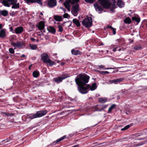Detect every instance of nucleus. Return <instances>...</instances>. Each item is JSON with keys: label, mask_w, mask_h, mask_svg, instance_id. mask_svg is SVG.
I'll list each match as a JSON object with an SVG mask.
<instances>
[{"label": "nucleus", "mask_w": 147, "mask_h": 147, "mask_svg": "<svg viewBox=\"0 0 147 147\" xmlns=\"http://www.w3.org/2000/svg\"><path fill=\"white\" fill-rule=\"evenodd\" d=\"M89 79V76L85 74H80L76 77L75 81L76 84L78 86V89L80 92L82 94L88 92L87 90L89 88L90 86L88 85L85 87L83 86L88 83Z\"/></svg>", "instance_id": "obj_1"}, {"label": "nucleus", "mask_w": 147, "mask_h": 147, "mask_svg": "<svg viewBox=\"0 0 147 147\" xmlns=\"http://www.w3.org/2000/svg\"><path fill=\"white\" fill-rule=\"evenodd\" d=\"M82 24L86 28L90 27L92 25V18L90 17L85 18L82 21Z\"/></svg>", "instance_id": "obj_2"}, {"label": "nucleus", "mask_w": 147, "mask_h": 147, "mask_svg": "<svg viewBox=\"0 0 147 147\" xmlns=\"http://www.w3.org/2000/svg\"><path fill=\"white\" fill-rule=\"evenodd\" d=\"M68 77L67 74L62 75L61 76L58 77V78H54L53 80L56 83L59 84L61 82L62 80Z\"/></svg>", "instance_id": "obj_3"}, {"label": "nucleus", "mask_w": 147, "mask_h": 147, "mask_svg": "<svg viewBox=\"0 0 147 147\" xmlns=\"http://www.w3.org/2000/svg\"><path fill=\"white\" fill-rule=\"evenodd\" d=\"M100 5L103 7L108 8L111 6V4L109 3L107 0H98Z\"/></svg>", "instance_id": "obj_4"}, {"label": "nucleus", "mask_w": 147, "mask_h": 147, "mask_svg": "<svg viewBox=\"0 0 147 147\" xmlns=\"http://www.w3.org/2000/svg\"><path fill=\"white\" fill-rule=\"evenodd\" d=\"M79 5L76 4L73 5L71 10V12L72 14L75 16H76L78 14V11H79Z\"/></svg>", "instance_id": "obj_5"}, {"label": "nucleus", "mask_w": 147, "mask_h": 147, "mask_svg": "<svg viewBox=\"0 0 147 147\" xmlns=\"http://www.w3.org/2000/svg\"><path fill=\"white\" fill-rule=\"evenodd\" d=\"M41 57L42 60L45 63H46L50 59L48 55L46 53L41 54Z\"/></svg>", "instance_id": "obj_6"}, {"label": "nucleus", "mask_w": 147, "mask_h": 147, "mask_svg": "<svg viewBox=\"0 0 147 147\" xmlns=\"http://www.w3.org/2000/svg\"><path fill=\"white\" fill-rule=\"evenodd\" d=\"M47 113V110L40 111H39L36 112V114L37 117L38 118L42 117L45 115Z\"/></svg>", "instance_id": "obj_7"}, {"label": "nucleus", "mask_w": 147, "mask_h": 147, "mask_svg": "<svg viewBox=\"0 0 147 147\" xmlns=\"http://www.w3.org/2000/svg\"><path fill=\"white\" fill-rule=\"evenodd\" d=\"M10 2H11L10 4L11 5H13L11 7L12 8L16 9L19 7V3H16V0H13L10 1Z\"/></svg>", "instance_id": "obj_8"}, {"label": "nucleus", "mask_w": 147, "mask_h": 147, "mask_svg": "<svg viewBox=\"0 0 147 147\" xmlns=\"http://www.w3.org/2000/svg\"><path fill=\"white\" fill-rule=\"evenodd\" d=\"M11 45L15 47L20 48L23 46L22 43L20 41H18L16 42H12Z\"/></svg>", "instance_id": "obj_9"}, {"label": "nucleus", "mask_w": 147, "mask_h": 147, "mask_svg": "<svg viewBox=\"0 0 147 147\" xmlns=\"http://www.w3.org/2000/svg\"><path fill=\"white\" fill-rule=\"evenodd\" d=\"M63 4L68 11H70V7L71 4L68 0H66L63 3Z\"/></svg>", "instance_id": "obj_10"}, {"label": "nucleus", "mask_w": 147, "mask_h": 147, "mask_svg": "<svg viewBox=\"0 0 147 147\" xmlns=\"http://www.w3.org/2000/svg\"><path fill=\"white\" fill-rule=\"evenodd\" d=\"M57 2L56 0H49L48 2V5L50 7H53L56 5Z\"/></svg>", "instance_id": "obj_11"}, {"label": "nucleus", "mask_w": 147, "mask_h": 147, "mask_svg": "<svg viewBox=\"0 0 147 147\" xmlns=\"http://www.w3.org/2000/svg\"><path fill=\"white\" fill-rule=\"evenodd\" d=\"M65 136H64L63 137L57 139L56 141L53 142L52 143H51L50 144V145L52 146L56 145L57 143L64 139L65 138Z\"/></svg>", "instance_id": "obj_12"}, {"label": "nucleus", "mask_w": 147, "mask_h": 147, "mask_svg": "<svg viewBox=\"0 0 147 147\" xmlns=\"http://www.w3.org/2000/svg\"><path fill=\"white\" fill-rule=\"evenodd\" d=\"M45 24V23L44 22L41 21L39 23L38 25H36V26L39 29L42 30L44 28Z\"/></svg>", "instance_id": "obj_13"}, {"label": "nucleus", "mask_w": 147, "mask_h": 147, "mask_svg": "<svg viewBox=\"0 0 147 147\" xmlns=\"http://www.w3.org/2000/svg\"><path fill=\"white\" fill-rule=\"evenodd\" d=\"M23 28L22 27H18L15 28V32L16 34H20L23 32Z\"/></svg>", "instance_id": "obj_14"}, {"label": "nucleus", "mask_w": 147, "mask_h": 147, "mask_svg": "<svg viewBox=\"0 0 147 147\" xmlns=\"http://www.w3.org/2000/svg\"><path fill=\"white\" fill-rule=\"evenodd\" d=\"M26 3L28 4H29L30 3H37L38 4L40 5H42V2H40L39 1H36V0H24Z\"/></svg>", "instance_id": "obj_15"}, {"label": "nucleus", "mask_w": 147, "mask_h": 147, "mask_svg": "<svg viewBox=\"0 0 147 147\" xmlns=\"http://www.w3.org/2000/svg\"><path fill=\"white\" fill-rule=\"evenodd\" d=\"M125 3L122 0H118L117 5L119 7H124Z\"/></svg>", "instance_id": "obj_16"}, {"label": "nucleus", "mask_w": 147, "mask_h": 147, "mask_svg": "<svg viewBox=\"0 0 147 147\" xmlns=\"http://www.w3.org/2000/svg\"><path fill=\"white\" fill-rule=\"evenodd\" d=\"M94 7L96 9V11H98L99 12V13H100V12L103 10L102 8L97 4H95L94 5Z\"/></svg>", "instance_id": "obj_17"}, {"label": "nucleus", "mask_w": 147, "mask_h": 147, "mask_svg": "<svg viewBox=\"0 0 147 147\" xmlns=\"http://www.w3.org/2000/svg\"><path fill=\"white\" fill-rule=\"evenodd\" d=\"M6 36V33L5 29H3L0 31V38H3Z\"/></svg>", "instance_id": "obj_18"}, {"label": "nucleus", "mask_w": 147, "mask_h": 147, "mask_svg": "<svg viewBox=\"0 0 147 147\" xmlns=\"http://www.w3.org/2000/svg\"><path fill=\"white\" fill-rule=\"evenodd\" d=\"M47 29L49 32L53 34H54L56 32L55 28L52 26L49 27Z\"/></svg>", "instance_id": "obj_19"}, {"label": "nucleus", "mask_w": 147, "mask_h": 147, "mask_svg": "<svg viewBox=\"0 0 147 147\" xmlns=\"http://www.w3.org/2000/svg\"><path fill=\"white\" fill-rule=\"evenodd\" d=\"M47 65H48L49 66H52L53 65H55L56 64L53 61L51 60L50 59L46 63Z\"/></svg>", "instance_id": "obj_20"}, {"label": "nucleus", "mask_w": 147, "mask_h": 147, "mask_svg": "<svg viewBox=\"0 0 147 147\" xmlns=\"http://www.w3.org/2000/svg\"><path fill=\"white\" fill-rule=\"evenodd\" d=\"M116 106V105L115 104L112 105L109 108L108 113H111L112 110L115 108Z\"/></svg>", "instance_id": "obj_21"}, {"label": "nucleus", "mask_w": 147, "mask_h": 147, "mask_svg": "<svg viewBox=\"0 0 147 147\" xmlns=\"http://www.w3.org/2000/svg\"><path fill=\"white\" fill-rule=\"evenodd\" d=\"M28 117L29 119H33L37 118L36 113L35 114H29L28 115Z\"/></svg>", "instance_id": "obj_22"}, {"label": "nucleus", "mask_w": 147, "mask_h": 147, "mask_svg": "<svg viewBox=\"0 0 147 147\" xmlns=\"http://www.w3.org/2000/svg\"><path fill=\"white\" fill-rule=\"evenodd\" d=\"M96 87L97 86L96 84L95 83H94L92 84L91 86H90L89 88H90V90L93 91L96 88Z\"/></svg>", "instance_id": "obj_23"}, {"label": "nucleus", "mask_w": 147, "mask_h": 147, "mask_svg": "<svg viewBox=\"0 0 147 147\" xmlns=\"http://www.w3.org/2000/svg\"><path fill=\"white\" fill-rule=\"evenodd\" d=\"M1 14L4 16H6L8 14V12L6 10H3L0 11Z\"/></svg>", "instance_id": "obj_24"}, {"label": "nucleus", "mask_w": 147, "mask_h": 147, "mask_svg": "<svg viewBox=\"0 0 147 147\" xmlns=\"http://www.w3.org/2000/svg\"><path fill=\"white\" fill-rule=\"evenodd\" d=\"M107 98H100L98 99V101L102 103L105 102L107 101Z\"/></svg>", "instance_id": "obj_25"}, {"label": "nucleus", "mask_w": 147, "mask_h": 147, "mask_svg": "<svg viewBox=\"0 0 147 147\" xmlns=\"http://www.w3.org/2000/svg\"><path fill=\"white\" fill-rule=\"evenodd\" d=\"M71 52L72 54L74 55H77L80 53L79 51L78 50H76L74 49L72 50Z\"/></svg>", "instance_id": "obj_26"}, {"label": "nucleus", "mask_w": 147, "mask_h": 147, "mask_svg": "<svg viewBox=\"0 0 147 147\" xmlns=\"http://www.w3.org/2000/svg\"><path fill=\"white\" fill-rule=\"evenodd\" d=\"M54 18L55 20L58 21H60L62 20L61 17L58 16H55L54 17Z\"/></svg>", "instance_id": "obj_27"}, {"label": "nucleus", "mask_w": 147, "mask_h": 147, "mask_svg": "<svg viewBox=\"0 0 147 147\" xmlns=\"http://www.w3.org/2000/svg\"><path fill=\"white\" fill-rule=\"evenodd\" d=\"M105 66L104 65H101L97 66V69H111V68H105Z\"/></svg>", "instance_id": "obj_28"}, {"label": "nucleus", "mask_w": 147, "mask_h": 147, "mask_svg": "<svg viewBox=\"0 0 147 147\" xmlns=\"http://www.w3.org/2000/svg\"><path fill=\"white\" fill-rule=\"evenodd\" d=\"M73 22L77 26H80V23L78 20L76 19H73Z\"/></svg>", "instance_id": "obj_29"}, {"label": "nucleus", "mask_w": 147, "mask_h": 147, "mask_svg": "<svg viewBox=\"0 0 147 147\" xmlns=\"http://www.w3.org/2000/svg\"><path fill=\"white\" fill-rule=\"evenodd\" d=\"M29 47L32 50H36L37 47V46L36 45L30 44Z\"/></svg>", "instance_id": "obj_30"}, {"label": "nucleus", "mask_w": 147, "mask_h": 147, "mask_svg": "<svg viewBox=\"0 0 147 147\" xmlns=\"http://www.w3.org/2000/svg\"><path fill=\"white\" fill-rule=\"evenodd\" d=\"M33 75L34 78H37L39 76V73L36 71H35L33 72Z\"/></svg>", "instance_id": "obj_31"}, {"label": "nucleus", "mask_w": 147, "mask_h": 147, "mask_svg": "<svg viewBox=\"0 0 147 147\" xmlns=\"http://www.w3.org/2000/svg\"><path fill=\"white\" fill-rule=\"evenodd\" d=\"M2 3L5 6L7 7H9L10 6L9 5V4L8 1L6 0H3L2 2Z\"/></svg>", "instance_id": "obj_32"}, {"label": "nucleus", "mask_w": 147, "mask_h": 147, "mask_svg": "<svg viewBox=\"0 0 147 147\" xmlns=\"http://www.w3.org/2000/svg\"><path fill=\"white\" fill-rule=\"evenodd\" d=\"M132 19L133 20L135 21L138 23L140 22V19L138 18L137 17H134L132 18Z\"/></svg>", "instance_id": "obj_33"}, {"label": "nucleus", "mask_w": 147, "mask_h": 147, "mask_svg": "<svg viewBox=\"0 0 147 147\" xmlns=\"http://www.w3.org/2000/svg\"><path fill=\"white\" fill-rule=\"evenodd\" d=\"M124 22L125 23H128L129 24L131 22V20L129 18H127L124 20Z\"/></svg>", "instance_id": "obj_34"}, {"label": "nucleus", "mask_w": 147, "mask_h": 147, "mask_svg": "<svg viewBox=\"0 0 147 147\" xmlns=\"http://www.w3.org/2000/svg\"><path fill=\"white\" fill-rule=\"evenodd\" d=\"M70 2L71 4H73L79 1V0H68Z\"/></svg>", "instance_id": "obj_35"}, {"label": "nucleus", "mask_w": 147, "mask_h": 147, "mask_svg": "<svg viewBox=\"0 0 147 147\" xmlns=\"http://www.w3.org/2000/svg\"><path fill=\"white\" fill-rule=\"evenodd\" d=\"M98 71L100 73L102 74V75H104L105 74H109V72L108 71Z\"/></svg>", "instance_id": "obj_36"}, {"label": "nucleus", "mask_w": 147, "mask_h": 147, "mask_svg": "<svg viewBox=\"0 0 147 147\" xmlns=\"http://www.w3.org/2000/svg\"><path fill=\"white\" fill-rule=\"evenodd\" d=\"M147 130V128L146 129H144V131H143V132H142L143 133H140L138 134L137 136H141V135H142L145 134V133L147 132V131H146Z\"/></svg>", "instance_id": "obj_37"}, {"label": "nucleus", "mask_w": 147, "mask_h": 147, "mask_svg": "<svg viewBox=\"0 0 147 147\" xmlns=\"http://www.w3.org/2000/svg\"><path fill=\"white\" fill-rule=\"evenodd\" d=\"M121 50V48L118 47H116L114 48L113 50V51L114 52H115L116 51H119Z\"/></svg>", "instance_id": "obj_38"}, {"label": "nucleus", "mask_w": 147, "mask_h": 147, "mask_svg": "<svg viewBox=\"0 0 147 147\" xmlns=\"http://www.w3.org/2000/svg\"><path fill=\"white\" fill-rule=\"evenodd\" d=\"M130 127V126L129 125H127L126 126L122 128L121 129V130L122 131H124L125 130L127 129H128Z\"/></svg>", "instance_id": "obj_39"}, {"label": "nucleus", "mask_w": 147, "mask_h": 147, "mask_svg": "<svg viewBox=\"0 0 147 147\" xmlns=\"http://www.w3.org/2000/svg\"><path fill=\"white\" fill-rule=\"evenodd\" d=\"M63 17L64 18H69L70 16L67 13H65L63 15Z\"/></svg>", "instance_id": "obj_40"}, {"label": "nucleus", "mask_w": 147, "mask_h": 147, "mask_svg": "<svg viewBox=\"0 0 147 147\" xmlns=\"http://www.w3.org/2000/svg\"><path fill=\"white\" fill-rule=\"evenodd\" d=\"M58 31L60 32H62L63 30V28L61 25H59L58 26Z\"/></svg>", "instance_id": "obj_41"}, {"label": "nucleus", "mask_w": 147, "mask_h": 147, "mask_svg": "<svg viewBox=\"0 0 147 147\" xmlns=\"http://www.w3.org/2000/svg\"><path fill=\"white\" fill-rule=\"evenodd\" d=\"M110 81L111 82H110L111 83H114L115 84H116V83H117V82H119L118 79H116L115 80H114L112 81Z\"/></svg>", "instance_id": "obj_42"}, {"label": "nucleus", "mask_w": 147, "mask_h": 147, "mask_svg": "<svg viewBox=\"0 0 147 147\" xmlns=\"http://www.w3.org/2000/svg\"><path fill=\"white\" fill-rule=\"evenodd\" d=\"M9 51L10 53L12 54H13L14 53V51L12 48L9 49Z\"/></svg>", "instance_id": "obj_43"}, {"label": "nucleus", "mask_w": 147, "mask_h": 147, "mask_svg": "<svg viewBox=\"0 0 147 147\" xmlns=\"http://www.w3.org/2000/svg\"><path fill=\"white\" fill-rule=\"evenodd\" d=\"M141 49V47L140 46H137L134 47V49L136 50H140Z\"/></svg>", "instance_id": "obj_44"}, {"label": "nucleus", "mask_w": 147, "mask_h": 147, "mask_svg": "<svg viewBox=\"0 0 147 147\" xmlns=\"http://www.w3.org/2000/svg\"><path fill=\"white\" fill-rule=\"evenodd\" d=\"M86 2L92 3L94 2V0H84Z\"/></svg>", "instance_id": "obj_45"}, {"label": "nucleus", "mask_w": 147, "mask_h": 147, "mask_svg": "<svg viewBox=\"0 0 147 147\" xmlns=\"http://www.w3.org/2000/svg\"><path fill=\"white\" fill-rule=\"evenodd\" d=\"M5 114L7 115V116H13L14 115V114L13 113H11L10 114L9 113H5Z\"/></svg>", "instance_id": "obj_46"}, {"label": "nucleus", "mask_w": 147, "mask_h": 147, "mask_svg": "<svg viewBox=\"0 0 147 147\" xmlns=\"http://www.w3.org/2000/svg\"><path fill=\"white\" fill-rule=\"evenodd\" d=\"M111 30H112L113 34L114 35L115 34H116V31L115 28H112V29Z\"/></svg>", "instance_id": "obj_47"}, {"label": "nucleus", "mask_w": 147, "mask_h": 147, "mask_svg": "<svg viewBox=\"0 0 147 147\" xmlns=\"http://www.w3.org/2000/svg\"><path fill=\"white\" fill-rule=\"evenodd\" d=\"M118 80L119 82H121L124 80V79L123 78H121L118 79Z\"/></svg>", "instance_id": "obj_48"}, {"label": "nucleus", "mask_w": 147, "mask_h": 147, "mask_svg": "<svg viewBox=\"0 0 147 147\" xmlns=\"http://www.w3.org/2000/svg\"><path fill=\"white\" fill-rule=\"evenodd\" d=\"M11 32H13V29L12 27H10L9 28Z\"/></svg>", "instance_id": "obj_49"}, {"label": "nucleus", "mask_w": 147, "mask_h": 147, "mask_svg": "<svg viewBox=\"0 0 147 147\" xmlns=\"http://www.w3.org/2000/svg\"><path fill=\"white\" fill-rule=\"evenodd\" d=\"M30 27L31 28L33 29L34 28V26L33 24H32L30 26Z\"/></svg>", "instance_id": "obj_50"}, {"label": "nucleus", "mask_w": 147, "mask_h": 147, "mask_svg": "<svg viewBox=\"0 0 147 147\" xmlns=\"http://www.w3.org/2000/svg\"><path fill=\"white\" fill-rule=\"evenodd\" d=\"M60 8L62 9L64 12H65L66 10H65V9H64V8H62V7H61Z\"/></svg>", "instance_id": "obj_51"}, {"label": "nucleus", "mask_w": 147, "mask_h": 147, "mask_svg": "<svg viewBox=\"0 0 147 147\" xmlns=\"http://www.w3.org/2000/svg\"><path fill=\"white\" fill-rule=\"evenodd\" d=\"M107 28H111V29H112V28H113L111 26H108Z\"/></svg>", "instance_id": "obj_52"}, {"label": "nucleus", "mask_w": 147, "mask_h": 147, "mask_svg": "<svg viewBox=\"0 0 147 147\" xmlns=\"http://www.w3.org/2000/svg\"><path fill=\"white\" fill-rule=\"evenodd\" d=\"M30 39L32 41H34L35 40V39L34 38H31Z\"/></svg>", "instance_id": "obj_53"}, {"label": "nucleus", "mask_w": 147, "mask_h": 147, "mask_svg": "<svg viewBox=\"0 0 147 147\" xmlns=\"http://www.w3.org/2000/svg\"><path fill=\"white\" fill-rule=\"evenodd\" d=\"M26 57V56L24 55V54H23L22 56L21 57Z\"/></svg>", "instance_id": "obj_54"}, {"label": "nucleus", "mask_w": 147, "mask_h": 147, "mask_svg": "<svg viewBox=\"0 0 147 147\" xmlns=\"http://www.w3.org/2000/svg\"><path fill=\"white\" fill-rule=\"evenodd\" d=\"M2 27V25L1 24H0V29H1Z\"/></svg>", "instance_id": "obj_55"}, {"label": "nucleus", "mask_w": 147, "mask_h": 147, "mask_svg": "<svg viewBox=\"0 0 147 147\" xmlns=\"http://www.w3.org/2000/svg\"><path fill=\"white\" fill-rule=\"evenodd\" d=\"M32 66V65H30V66H29V68H29V69H31L30 67H31Z\"/></svg>", "instance_id": "obj_56"}, {"label": "nucleus", "mask_w": 147, "mask_h": 147, "mask_svg": "<svg viewBox=\"0 0 147 147\" xmlns=\"http://www.w3.org/2000/svg\"><path fill=\"white\" fill-rule=\"evenodd\" d=\"M112 1H113V3L114 4L115 3V0H112Z\"/></svg>", "instance_id": "obj_57"}, {"label": "nucleus", "mask_w": 147, "mask_h": 147, "mask_svg": "<svg viewBox=\"0 0 147 147\" xmlns=\"http://www.w3.org/2000/svg\"><path fill=\"white\" fill-rule=\"evenodd\" d=\"M64 63H62L61 64V65H64Z\"/></svg>", "instance_id": "obj_58"}, {"label": "nucleus", "mask_w": 147, "mask_h": 147, "mask_svg": "<svg viewBox=\"0 0 147 147\" xmlns=\"http://www.w3.org/2000/svg\"><path fill=\"white\" fill-rule=\"evenodd\" d=\"M36 1H39L40 2H42V0H36Z\"/></svg>", "instance_id": "obj_59"}, {"label": "nucleus", "mask_w": 147, "mask_h": 147, "mask_svg": "<svg viewBox=\"0 0 147 147\" xmlns=\"http://www.w3.org/2000/svg\"><path fill=\"white\" fill-rule=\"evenodd\" d=\"M40 14L42 15H43L42 13V12H40Z\"/></svg>", "instance_id": "obj_60"}, {"label": "nucleus", "mask_w": 147, "mask_h": 147, "mask_svg": "<svg viewBox=\"0 0 147 147\" xmlns=\"http://www.w3.org/2000/svg\"><path fill=\"white\" fill-rule=\"evenodd\" d=\"M103 108H102L101 109H100V111H101L102 110H103Z\"/></svg>", "instance_id": "obj_61"}, {"label": "nucleus", "mask_w": 147, "mask_h": 147, "mask_svg": "<svg viewBox=\"0 0 147 147\" xmlns=\"http://www.w3.org/2000/svg\"><path fill=\"white\" fill-rule=\"evenodd\" d=\"M59 62V60H58V61H57V62H58V63Z\"/></svg>", "instance_id": "obj_62"}, {"label": "nucleus", "mask_w": 147, "mask_h": 147, "mask_svg": "<svg viewBox=\"0 0 147 147\" xmlns=\"http://www.w3.org/2000/svg\"><path fill=\"white\" fill-rule=\"evenodd\" d=\"M145 138V137H144L142 138Z\"/></svg>", "instance_id": "obj_63"}, {"label": "nucleus", "mask_w": 147, "mask_h": 147, "mask_svg": "<svg viewBox=\"0 0 147 147\" xmlns=\"http://www.w3.org/2000/svg\"><path fill=\"white\" fill-rule=\"evenodd\" d=\"M71 136H73V135H74V134H71Z\"/></svg>", "instance_id": "obj_64"}]
</instances>
